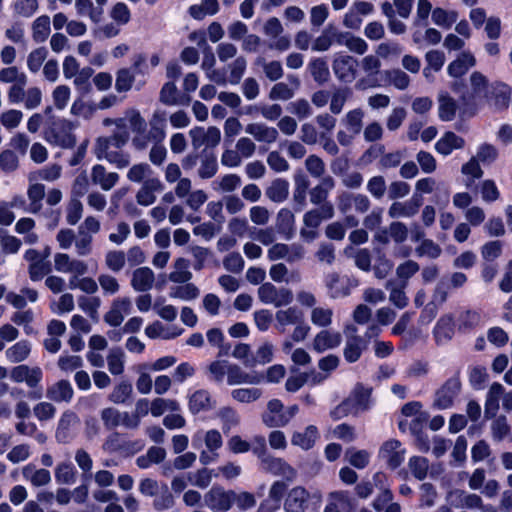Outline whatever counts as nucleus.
Returning a JSON list of instances; mask_svg holds the SVG:
<instances>
[{"label":"nucleus","instance_id":"nucleus-21","mask_svg":"<svg viewBox=\"0 0 512 512\" xmlns=\"http://www.w3.org/2000/svg\"><path fill=\"white\" fill-rule=\"evenodd\" d=\"M91 181L103 191H110L119 182L120 176L116 172H109L101 165L96 164L91 168Z\"/></svg>","mask_w":512,"mask_h":512},{"label":"nucleus","instance_id":"nucleus-37","mask_svg":"<svg viewBox=\"0 0 512 512\" xmlns=\"http://www.w3.org/2000/svg\"><path fill=\"white\" fill-rule=\"evenodd\" d=\"M277 231L283 235L286 240H290L295 233V216L288 208H282L276 217Z\"/></svg>","mask_w":512,"mask_h":512},{"label":"nucleus","instance_id":"nucleus-46","mask_svg":"<svg viewBox=\"0 0 512 512\" xmlns=\"http://www.w3.org/2000/svg\"><path fill=\"white\" fill-rule=\"evenodd\" d=\"M50 26L51 20L48 15H41L37 17L31 26L33 41L37 44L45 42L51 32Z\"/></svg>","mask_w":512,"mask_h":512},{"label":"nucleus","instance_id":"nucleus-48","mask_svg":"<svg viewBox=\"0 0 512 512\" xmlns=\"http://www.w3.org/2000/svg\"><path fill=\"white\" fill-rule=\"evenodd\" d=\"M218 171L217 157L213 153H203L200 156V166L198 168V176L201 179H210L216 175Z\"/></svg>","mask_w":512,"mask_h":512},{"label":"nucleus","instance_id":"nucleus-61","mask_svg":"<svg viewBox=\"0 0 512 512\" xmlns=\"http://www.w3.org/2000/svg\"><path fill=\"white\" fill-rule=\"evenodd\" d=\"M159 100L168 106H175L182 104L180 101L178 89L176 87V84L173 81L166 82L159 94Z\"/></svg>","mask_w":512,"mask_h":512},{"label":"nucleus","instance_id":"nucleus-24","mask_svg":"<svg viewBox=\"0 0 512 512\" xmlns=\"http://www.w3.org/2000/svg\"><path fill=\"white\" fill-rule=\"evenodd\" d=\"M309 492L301 486L293 487L287 495L284 503L286 512H306Z\"/></svg>","mask_w":512,"mask_h":512},{"label":"nucleus","instance_id":"nucleus-18","mask_svg":"<svg viewBox=\"0 0 512 512\" xmlns=\"http://www.w3.org/2000/svg\"><path fill=\"white\" fill-rule=\"evenodd\" d=\"M335 179L326 175L322 177L317 185L309 190L310 202L318 207H323L325 204H332L328 201L330 192L335 188Z\"/></svg>","mask_w":512,"mask_h":512},{"label":"nucleus","instance_id":"nucleus-60","mask_svg":"<svg viewBox=\"0 0 512 512\" xmlns=\"http://www.w3.org/2000/svg\"><path fill=\"white\" fill-rule=\"evenodd\" d=\"M255 64L262 67L265 76L271 81H277L283 76L282 64L279 61H266L263 57H258Z\"/></svg>","mask_w":512,"mask_h":512},{"label":"nucleus","instance_id":"nucleus-8","mask_svg":"<svg viewBox=\"0 0 512 512\" xmlns=\"http://www.w3.org/2000/svg\"><path fill=\"white\" fill-rule=\"evenodd\" d=\"M233 490L214 485L204 495L205 505L213 512H226L233 505Z\"/></svg>","mask_w":512,"mask_h":512},{"label":"nucleus","instance_id":"nucleus-31","mask_svg":"<svg viewBox=\"0 0 512 512\" xmlns=\"http://www.w3.org/2000/svg\"><path fill=\"white\" fill-rule=\"evenodd\" d=\"M46 396L56 403H69L74 396V390L68 380H59L47 388Z\"/></svg>","mask_w":512,"mask_h":512},{"label":"nucleus","instance_id":"nucleus-63","mask_svg":"<svg viewBox=\"0 0 512 512\" xmlns=\"http://www.w3.org/2000/svg\"><path fill=\"white\" fill-rule=\"evenodd\" d=\"M154 497L153 508L156 511L169 510L175 505L174 497L166 484L161 485L160 492Z\"/></svg>","mask_w":512,"mask_h":512},{"label":"nucleus","instance_id":"nucleus-12","mask_svg":"<svg viewBox=\"0 0 512 512\" xmlns=\"http://www.w3.org/2000/svg\"><path fill=\"white\" fill-rule=\"evenodd\" d=\"M43 378L42 369L38 366L30 367L25 364L14 366L10 371V379L15 383H26V385L35 389L39 386Z\"/></svg>","mask_w":512,"mask_h":512},{"label":"nucleus","instance_id":"nucleus-9","mask_svg":"<svg viewBox=\"0 0 512 512\" xmlns=\"http://www.w3.org/2000/svg\"><path fill=\"white\" fill-rule=\"evenodd\" d=\"M461 389L459 377L449 378L435 393L433 405L437 409H448L453 405L454 399L457 397Z\"/></svg>","mask_w":512,"mask_h":512},{"label":"nucleus","instance_id":"nucleus-16","mask_svg":"<svg viewBox=\"0 0 512 512\" xmlns=\"http://www.w3.org/2000/svg\"><path fill=\"white\" fill-rule=\"evenodd\" d=\"M94 154L98 160H106L115 165L118 169H124L130 164V155L121 149L108 147L107 144L101 146L94 145Z\"/></svg>","mask_w":512,"mask_h":512},{"label":"nucleus","instance_id":"nucleus-5","mask_svg":"<svg viewBox=\"0 0 512 512\" xmlns=\"http://www.w3.org/2000/svg\"><path fill=\"white\" fill-rule=\"evenodd\" d=\"M345 345L343 349L344 359L348 363L357 362L362 353L368 348V342L358 334V329L354 325H349L344 330Z\"/></svg>","mask_w":512,"mask_h":512},{"label":"nucleus","instance_id":"nucleus-51","mask_svg":"<svg viewBox=\"0 0 512 512\" xmlns=\"http://www.w3.org/2000/svg\"><path fill=\"white\" fill-rule=\"evenodd\" d=\"M75 9L78 15L88 16L94 23H99L103 16V9L95 7L92 0H75Z\"/></svg>","mask_w":512,"mask_h":512},{"label":"nucleus","instance_id":"nucleus-22","mask_svg":"<svg viewBox=\"0 0 512 512\" xmlns=\"http://www.w3.org/2000/svg\"><path fill=\"white\" fill-rule=\"evenodd\" d=\"M262 420L268 427H284L287 425L283 403L278 399H272L267 404V411L263 414Z\"/></svg>","mask_w":512,"mask_h":512},{"label":"nucleus","instance_id":"nucleus-4","mask_svg":"<svg viewBox=\"0 0 512 512\" xmlns=\"http://www.w3.org/2000/svg\"><path fill=\"white\" fill-rule=\"evenodd\" d=\"M325 287L327 294L331 299L345 298L351 294V291L359 285L356 278L344 276L341 277L336 272L328 273L325 276Z\"/></svg>","mask_w":512,"mask_h":512},{"label":"nucleus","instance_id":"nucleus-56","mask_svg":"<svg viewBox=\"0 0 512 512\" xmlns=\"http://www.w3.org/2000/svg\"><path fill=\"white\" fill-rule=\"evenodd\" d=\"M153 170L148 163L141 162L134 164L127 172V179L133 183H143L146 179H151L154 176Z\"/></svg>","mask_w":512,"mask_h":512},{"label":"nucleus","instance_id":"nucleus-33","mask_svg":"<svg viewBox=\"0 0 512 512\" xmlns=\"http://www.w3.org/2000/svg\"><path fill=\"white\" fill-rule=\"evenodd\" d=\"M454 316L444 314L437 321L433 334L438 344H444L450 341L454 335Z\"/></svg>","mask_w":512,"mask_h":512},{"label":"nucleus","instance_id":"nucleus-41","mask_svg":"<svg viewBox=\"0 0 512 512\" xmlns=\"http://www.w3.org/2000/svg\"><path fill=\"white\" fill-rule=\"evenodd\" d=\"M319 438V432L316 426L309 425L303 432H294L291 437L292 445L298 446L303 450L311 449L317 439Z\"/></svg>","mask_w":512,"mask_h":512},{"label":"nucleus","instance_id":"nucleus-2","mask_svg":"<svg viewBox=\"0 0 512 512\" xmlns=\"http://www.w3.org/2000/svg\"><path fill=\"white\" fill-rule=\"evenodd\" d=\"M73 124L64 118L50 117L46 121L45 139L50 144L71 148L75 145V136L71 133Z\"/></svg>","mask_w":512,"mask_h":512},{"label":"nucleus","instance_id":"nucleus-32","mask_svg":"<svg viewBox=\"0 0 512 512\" xmlns=\"http://www.w3.org/2000/svg\"><path fill=\"white\" fill-rule=\"evenodd\" d=\"M155 274L149 267H139L132 273L131 286L137 292H147L152 289Z\"/></svg>","mask_w":512,"mask_h":512},{"label":"nucleus","instance_id":"nucleus-49","mask_svg":"<svg viewBox=\"0 0 512 512\" xmlns=\"http://www.w3.org/2000/svg\"><path fill=\"white\" fill-rule=\"evenodd\" d=\"M190 263L187 259L180 257L174 262V270L169 274V280L174 283H186L192 278L189 271Z\"/></svg>","mask_w":512,"mask_h":512},{"label":"nucleus","instance_id":"nucleus-35","mask_svg":"<svg viewBox=\"0 0 512 512\" xmlns=\"http://www.w3.org/2000/svg\"><path fill=\"white\" fill-rule=\"evenodd\" d=\"M464 146L465 140L462 137L448 131L435 143V150L443 156H448L454 150L462 149Z\"/></svg>","mask_w":512,"mask_h":512},{"label":"nucleus","instance_id":"nucleus-50","mask_svg":"<svg viewBox=\"0 0 512 512\" xmlns=\"http://www.w3.org/2000/svg\"><path fill=\"white\" fill-rule=\"evenodd\" d=\"M351 95L352 92L347 87H339L334 89L330 95V112L334 115L340 114Z\"/></svg>","mask_w":512,"mask_h":512},{"label":"nucleus","instance_id":"nucleus-40","mask_svg":"<svg viewBox=\"0 0 512 512\" xmlns=\"http://www.w3.org/2000/svg\"><path fill=\"white\" fill-rule=\"evenodd\" d=\"M504 391L505 389L502 384L498 382L492 383L486 395L484 409L486 418H493L496 416L499 410V399L503 397Z\"/></svg>","mask_w":512,"mask_h":512},{"label":"nucleus","instance_id":"nucleus-36","mask_svg":"<svg viewBox=\"0 0 512 512\" xmlns=\"http://www.w3.org/2000/svg\"><path fill=\"white\" fill-rule=\"evenodd\" d=\"M276 327L280 332H285L289 325H296L304 319L303 312L297 307H288L278 310L275 314Z\"/></svg>","mask_w":512,"mask_h":512},{"label":"nucleus","instance_id":"nucleus-6","mask_svg":"<svg viewBox=\"0 0 512 512\" xmlns=\"http://www.w3.org/2000/svg\"><path fill=\"white\" fill-rule=\"evenodd\" d=\"M80 424V418L75 412L71 410L64 411L58 420L55 431L56 441L61 444L72 441L77 435Z\"/></svg>","mask_w":512,"mask_h":512},{"label":"nucleus","instance_id":"nucleus-25","mask_svg":"<svg viewBox=\"0 0 512 512\" xmlns=\"http://www.w3.org/2000/svg\"><path fill=\"white\" fill-rule=\"evenodd\" d=\"M265 376L257 372L247 373L241 367L235 364H230L227 376V383L229 385L239 384H259L264 380Z\"/></svg>","mask_w":512,"mask_h":512},{"label":"nucleus","instance_id":"nucleus-14","mask_svg":"<svg viewBox=\"0 0 512 512\" xmlns=\"http://www.w3.org/2000/svg\"><path fill=\"white\" fill-rule=\"evenodd\" d=\"M358 62L350 55H336L332 69L337 79L344 83H351L356 77Z\"/></svg>","mask_w":512,"mask_h":512},{"label":"nucleus","instance_id":"nucleus-64","mask_svg":"<svg viewBox=\"0 0 512 512\" xmlns=\"http://www.w3.org/2000/svg\"><path fill=\"white\" fill-rule=\"evenodd\" d=\"M247 67V61L243 56L237 57L233 62L227 66L229 71L228 80L232 85L240 83Z\"/></svg>","mask_w":512,"mask_h":512},{"label":"nucleus","instance_id":"nucleus-19","mask_svg":"<svg viewBox=\"0 0 512 512\" xmlns=\"http://www.w3.org/2000/svg\"><path fill=\"white\" fill-rule=\"evenodd\" d=\"M421 205V198L413 195L411 199L404 202L394 201L388 208V215L392 219L411 218L418 213Z\"/></svg>","mask_w":512,"mask_h":512},{"label":"nucleus","instance_id":"nucleus-11","mask_svg":"<svg viewBox=\"0 0 512 512\" xmlns=\"http://www.w3.org/2000/svg\"><path fill=\"white\" fill-rule=\"evenodd\" d=\"M54 268L57 272L72 274L76 279L88 272V265L83 260L72 258L66 253H56L54 255Z\"/></svg>","mask_w":512,"mask_h":512},{"label":"nucleus","instance_id":"nucleus-45","mask_svg":"<svg viewBox=\"0 0 512 512\" xmlns=\"http://www.w3.org/2000/svg\"><path fill=\"white\" fill-rule=\"evenodd\" d=\"M313 80L322 85L329 81L330 71L328 63L324 58H313L309 61L307 66Z\"/></svg>","mask_w":512,"mask_h":512},{"label":"nucleus","instance_id":"nucleus-23","mask_svg":"<svg viewBox=\"0 0 512 512\" xmlns=\"http://www.w3.org/2000/svg\"><path fill=\"white\" fill-rule=\"evenodd\" d=\"M346 401L354 414L366 411L371 405V389L358 384L346 398Z\"/></svg>","mask_w":512,"mask_h":512},{"label":"nucleus","instance_id":"nucleus-13","mask_svg":"<svg viewBox=\"0 0 512 512\" xmlns=\"http://www.w3.org/2000/svg\"><path fill=\"white\" fill-rule=\"evenodd\" d=\"M260 469L275 476H281L287 481H293L296 477V470L284 459L268 454L260 461Z\"/></svg>","mask_w":512,"mask_h":512},{"label":"nucleus","instance_id":"nucleus-38","mask_svg":"<svg viewBox=\"0 0 512 512\" xmlns=\"http://www.w3.org/2000/svg\"><path fill=\"white\" fill-rule=\"evenodd\" d=\"M22 475L34 487L46 486L51 482V474L45 468H36L33 464H28L22 468Z\"/></svg>","mask_w":512,"mask_h":512},{"label":"nucleus","instance_id":"nucleus-55","mask_svg":"<svg viewBox=\"0 0 512 512\" xmlns=\"http://www.w3.org/2000/svg\"><path fill=\"white\" fill-rule=\"evenodd\" d=\"M62 167L59 164L45 166L29 175V181H47L54 182L60 178Z\"/></svg>","mask_w":512,"mask_h":512},{"label":"nucleus","instance_id":"nucleus-29","mask_svg":"<svg viewBox=\"0 0 512 512\" xmlns=\"http://www.w3.org/2000/svg\"><path fill=\"white\" fill-rule=\"evenodd\" d=\"M202 440L207 450L213 455H216L217 450H219L223 444L222 436L216 429L208 430L205 433L202 431L196 432L192 438L193 447L199 448Z\"/></svg>","mask_w":512,"mask_h":512},{"label":"nucleus","instance_id":"nucleus-44","mask_svg":"<svg viewBox=\"0 0 512 512\" xmlns=\"http://www.w3.org/2000/svg\"><path fill=\"white\" fill-rule=\"evenodd\" d=\"M365 113L362 108H355L348 111L341 119V124L352 135H358L363 129Z\"/></svg>","mask_w":512,"mask_h":512},{"label":"nucleus","instance_id":"nucleus-52","mask_svg":"<svg viewBox=\"0 0 512 512\" xmlns=\"http://www.w3.org/2000/svg\"><path fill=\"white\" fill-rule=\"evenodd\" d=\"M27 196L30 201L28 211L38 213L42 208V200L45 196V186L41 183L30 184L27 190Z\"/></svg>","mask_w":512,"mask_h":512},{"label":"nucleus","instance_id":"nucleus-15","mask_svg":"<svg viewBox=\"0 0 512 512\" xmlns=\"http://www.w3.org/2000/svg\"><path fill=\"white\" fill-rule=\"evenodd\" d=\"M164 188L163 182L158 177L146 179L135 195L136 202L141 206H150L156 201L157 194L161 193Z\"/></svg>","mask_w":512,"mask_h":512},{"label":"nucleus","instance_id":"nucleus-1","mask_svg":"<svg viewBox=\"0 0 512 512\" xmlns=\"http://www.w3.org/2000/svg\"><path fill=\"white\" fill-rule=\"evenodd\" d=\"M147 75L145 55H135L131 67L120 68L116 71L115 90L118 93H126L133 88L139 91L146 85Z\"/></svg>","mask_w":512,"mask_h":512},{"label":"nucleus","instance_id":"nucleus-43","mask_svg":"<svg viewBox=\"0 0 512 512\" xmlns=\"http://www.w3.org/2000/svg\"><path fill=\"white\" fill-rule=\"evenodd\" d=\"M289 182L283 178L274 179L265 190L267 198L275 203L284 202L289 196Z\"/></svg>","mask_w":512,"mask_h":512},{"label":"nucleus","instance_id":"nucleus-27","mask_svg":"<svg viewBox=\"0 0 512 512\" xmlns=\"http://www.w3.org/2000/svg\"><path fill=\"white\" fill-rule=\"evenodd\" d=\"M335 210L333 204H325L323 207H317L307 211L303 216L304 226L317 229L322 221L334 217Z\"/></svg>","mask_w":512,"mask_h":512},{"label":"nucleus","instance_id":"nucleus-34","mask_svg":"<svg viewBox=\"0 0 512 512\" xmlns=\"http://www.w3.org/2000/svg\"><path fill=\"white\" fill-rule=\"evenodd\" d=\"M475 65L474 55L469 51H464L448 65L447 72L451 77L458 78L466 74Z\"/></svg>","mask_w":512,"mask_h":512},{"label":"nucleus","instance_id":"nucleus-17","mask_svg":"<svg viewBox=\"0 0 512 512\" xmlns=\"http://www.w3.org/2000/svg\"><path fill=\"white\" fill-rule=\"evenodd\" d=\"M447 500L455 508L466 509H483L484 504L482 498L475 494L469 493L465 490L454 489L448 492Z\"/></svg>","mask_w":512,"mask_h":512},{"label":"nucleus","instance_id":"nucleus-58","mask_svg":"<svg viewBox=\"0 0 512 512\" xmlns=\"http://www.w3.org/2000/svg\"><path fill=\"white\" fill-rule=\"evenodd\" d=\"M132 384L126 380L119 382L109 394V400L115 404H124L132 396Z\"/></svg>","mask_w":512,"mask_h":512},{"label":"nucleus","instance_id":"nucleus-62","mask_svg":"<svg viewBox=\"0 0 512 512\" xmlns=\"http://www.w3.org/2000/svg\"><path fill=\"white\" fill-rule=\"evenodd\" d=\"M214 189L222 193H231L241 185V178L237 174H226L213 182Z\"/></svg>","mask_w":512,"mask_h":512},{"label":"nucleus","instance_id":"nucleus-54","mask_svg":"<svg viewBox=\"0 0 512 512\" xmlns=\"http://www.w3.org/2000/svg\"><path fill=\"white\" fill-rule=\"evenodd\" d=\"M165 138V131L161 128L158 131V140L154 143L149 151V161L155 166H161L166 158L168 151L166 147L161 144V141Z\"/></svg>","mask_w":512,"mask_h":512},{"label":"nucleus","instance_id":"nucleus-7","mask_svg":"<svg viewBox=\"0 0 512 512\" xmlns=\"http://www.w3.org/2000/svg\"><path fill=\"white\" fill-rule=\"evenodd\" d=\"M305 256V249L299 243H292L290 245L285 243H274L267 250V258L270 261H277L285 259L288 263L300 261Z\"/></svg>","mask_w":512,"mask_h":512},{"label":"nucleus","instance_id":"nucleus-28","mask_svg":"<svg viewBox=\"0 0 512 512\" xmlns=\"http://www.w3.org/2000/svg\"><path fill=\"white\" fill-rule=\"evenodd\" d=\"M215 405L216 401L212 398L208 390L199 389L189 396L188 407L192 414L208 411L213 409Z\"/></svg>","mask_w":512,"mask_h":512},{"label":"nucleus","instance_id":"nucleus-57","mask_svg":"<svg viewBox=\"0 0 512 512\" xmlns=\"http://www.w3.org/2000/svg\"><path fill=\"white\" fill-rule=\"evenodd\" d=\"M125 353L121 348H113L107 356L108 370L112 375H121L125 368Z\"/></svg>","mask_w":512,"mask_h":512},{"label":"nucleus","instance_id":"nucleus-47","mask_svg":"<svg viewBox=\"0 0 512 512\" xmlns=\"http://www.w3.org/2000/svg\"><path fill=\"white\" fill-rule=\"evenodd\" d=\"M438 115L442 121H452L457 111L456 101L447 93L441 92L438 96Z\"/></svg>","mask_w":512,"mask_h":512},{"label":"nucleus","instance_id":"nucleus-39","mask_svg":"<svg viewBox=\"0 0 512 512\" xmlns=\"http://www.w3.org/2000/svg\"><path fill=\"white\" fill-rule=\"evenodd\" d=\"M77 474V469L70 460L58 462L54 469L55 481L60 485L74 484Z\"/></svg>","mask_w":512,"mask_h":512},{"label":"nucleus","instance_id":"nucleus-59","mask_svg":"<svg viewBox=\"0 0 512 512\" xmlns=\"http://www.w3.org/2000/svg\"><path fill=\"white\" fill-rule=\"evenodd\" d=\"M105 266L108 270L118 273L126 264V254L122 250H109L104 258Z\"/></svg>","mask_w":512,"mask_h":512},{"label":"nucleus","instance_id":"nucleus-53","mask_svg":"<svg viewBox=\"0 0 512 512\" xmlns=\"http://www.w3.org/2000/svg\"><path fill=\"white\" fill-rule=\"evenodd\" d=\"M180 404L175 399L155 398L151 401L150 412L154 417L163 415L166 411L177 412Z\"/></svg>","mask_w":512,"mask_h":512},{"label":"nucleus","instance_id":"nucleus-20","mask_svg":"<svg viewBox=\"0 0 512 512\" xmlns=\"http://www.w3.org/2000/svg\"><path fill=\"white\" fill-rule=\"evenodd\" d=\"M245 132L251 135L257 142L272 144L279 137L278 129L262 122L249 123L245 127Z\"/></svg>","mask_w":512,"mask_h":512},{"label":"nucleus","instance_id":"nucleus-42","mask_svg":"<svg viewBox=\"0 0 512 512\" xmlns=\"http://www.w3.org/2000/svg\"><path fill=\"white\" fill-rule=\"evenodd\" d=\"M31 350L30 341L22 339L6 349L5 357L10 363H21L28 359Z\"/></svg>","mask_w":512,"mask_h":512},{"label":"nucleus","instance_id":"nucleus-3","mask_svg":"<svg viewBox=\"0 0 512 512\" xmlns=\"http://www.w3.org/2000/svg\"><path fill=\"white\" fill-rule=\"evenodd\" d=\"M259 300L274 307L287 306L293 301V293L285 287H276L270 282L263 283L257 291Z\"/></svg>","mask_w":512,"mask_h":512},{"label":"nucleus","instance_id":"nucleus-26","mask_svg":"<svg viewBox=\"0 0 512 512\" xmlns=\"http://www.w3.org/2000/svg\"><path fill=\"white\" fill-rule=\"evenodd\" d=\"M342 342V336L339 332L330 330H321L313 339L312 347L317 353H323L327 350L337 348Z\"/></svg>","mask_w":512,"mask_h":512},{"label":"nucleus","instance_id":"nucleus-10","mask_svg":"<svg viewBox=\"0 0 512 512\" xmlns=\"http://www.w3.org/2000/svg\"><path fill=\"white\" fill-rule=\"evenodd\" d=\"M405 455V448H403L401 442L396 439L385 441L378 452V457L393 470L403 463Z\"/></svg>","mask_w":512,"mask_h":512},{"label":"nucleus","instance_id":"nucleus-30","mask_svg":"<svg viewBox=\"0 0 512 512\" xmlns=\"http://www.w3.org/2000/svg\"><path fill=\"white\" fill-rule=\"evenodd\" d=\"M288 80L290 82V85L284 82H278L271 88L269 92V99L276 101V100H289L291 99L294 94L295 90H297L300 86V81L298 77L294 75H289Z\"/></svg>","mask_w":512,"mask_h":512}]
</instances>
